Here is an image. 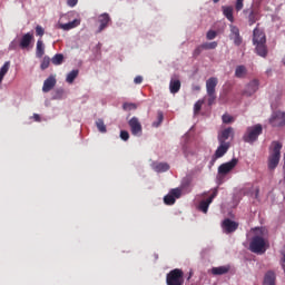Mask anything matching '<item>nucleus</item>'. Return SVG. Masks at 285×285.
<instances>
[{
  "instance_id": "obj_31",
  "label": "nucleus",
  "mask_w": 285,
  "mask_h": 285,
  "mask_svg": "<svg viewBox=\"0 0 285 285\" xmlns=\"http://www.w3.org/2000/svg\"><path fill=\"white\" fill-rule=\"evenodd\" d=\"M122 110L130 112V110H137V105L135 102H125L122 105Z\"/></svg>"
},
{
  "instance_id": "obj_43",
  "label": "nucleus",
  "mask_w": 285,
  "mask_h": 285,
  "mask_svg": "<svg viewBox=\"0 0 285 285\" xmlns=\"http://www.w3.org/2000/svg\"><path fill=\"white\" fill-rule=\"evenodd\" d=\"M216 37H217V31L215 30L207 31L206 38L208 39V41H213V39H215Z\"/></svg>"
},
{
  "instance_id": "obj_34",
  "label": "nucleus",
  "mask_w": 285,
  "mask_h": 285,
  "mask_svg": "<svg viewBox=\"0 0 285 285\" xmlns=\"http://www.w3.org/2000/svg\"><path fill=\"white\" fill-rule=\"evenodd\" d=\"M164 202L167 206H173V204H175L176 199L174 198V196L171 194H168L164 197Z\"/></svg>"
},
{
  "instance_id": "obj_10",
  "label": "nucleus",
  "mask_w": 285,
  "mask_h": 285,
  "mask_svg": "<svg viewBox=\"0 0 285 285\" xmlns=\"http://www.w3.org/2000/svg\"><path fill=\"white\" fill-rule=\"evenodd\" d=\"M257 90H259V80L254 79L246 85L243 95H246V97H253Z\"/></svg>"
},
{
  "instance_id": "obj_15",
  "label": "nucleus",
  "mask_w": 285,
  "mask_h": 285,
  "mask_svg": "<svg viewBox=\"0 0 285 285\" xmlns=\"http://www.w3.org/2000/svg\"><path fill=\"white\" fill-rule=\"evenodd\" d=\"M55 86H57V78L55 76H49L43 82L42 92H50Z\"/></svg>"
},
{
  "instance_id": "obj_27",
  "label": "nucleus",
  "mask_w": 285,
  "mask_h": 285,
  "mask_svg": "<svg viewBox=\"0 0 285 285\" xmlns=\"http://www.w3.org/2000/svg\"><path fill=\"white\" fill-rule=\"evenodd\" d=\"M80 24H81V20L75 19L71 22L60 24V28L62 30H72V28H77V26H80Z\"/></svg>"
},
{
  "instance_id": "obj_44",
  "label": "nucleus",
  "mask_w": 285,
  "mask_h": 285,
  "mask_svg": "<svg viewBox=\"0 0 285 285\" xmlns=\"http://www.w3.org/2000/svg\"><path fill=\"white\" fill-rule=\"evenodd\" d=\"M170 195H173L174 198L179 199V197H181V189L179 188L171 189Z\"/></svg>"
},
{
  "instance_id": "obj_21",
  "label": "nucleus",
  "mask_w": 285,
  "mask_h": 285,
  "mask_svg": "<svg viewBox=\"0 0 285 285\" xmlns=\"http://www.w3.org/2000/svg\"><path fill=\"white\" fill-rule=\"evenodd\" d=\"M169 90L171 95H177L181 90V81L179 79H171L169 82Z\"/></svg>"
},
{
  "instance_id": "obj_42",
  "label": "nucleus",
  "mask_w": 285,
  "mask_h": 285,
  "mask_svg": "<svg viewBox=\"0 0 285 285\" xmlns=\"http://www.w3.org/2000/svg\"><path fill=\"white\" fill-rule=\"evenodd\" d=\"M36 35L37 37H43V35H46V29H43V27L38 24L36 27Z\"/></svg>"
},
{
  "instance_id": "obj_17",
  "label": "nucleus",
  "mask_w": 285,
  "mask_h": 285,
  "mask_svg": "<svg viewBox=\"0 0 285 285\" xmlns=\"http://www.w3.org/2000/svg\"><path fill=\"white\" fill-rule=\"evenodd\" d=\"M269 124L274 128H282V126H285V120L282 117V114H276L272 116V118L269 119Z\"/></svg>"
},
{
  "instance_id": "obj_23",
  "label": "nucleus",
  "mask_w": 285,
  "mask_h": 285,
  "mask_svg": "<svg viewBox=\"0 0 285 285\" xmlns=\"http://www.w3.org/2000/svg\"><path fill=\"white\" fill-rule=\"evenodd\" d=\"M46 55V45H43V40L39 39L36 45V57L41 59Z\"/></svg>"
},
{
  "instance_id": "obj_2",
  "label": "nucleus",
  "mask_w": 285,
  "mask_h": 285,
  "mask_svg": "<svg viewBox=\"0 0 285 285\" xmlns=\"http://www.w3.org/2000/svg\"><path fill=\"white\" fill-rule=\"evenodd\" d=\"M268 248V242L264 238V236L256 235L252 238L249 244V250L252 253H256L257 255H264Z\"/></svg>"
},
{
  "instance_id": "obj_5",
  "label": "nucleus",
  "mask_w": 285,
  "mask_h": 285,
  "mask_svg": "<svg viewBox=\"0 0 285 285\" xmlns=\"http://www.w3.org/2000/svg\"><path fill=\"white\" fill-rule=\"evenodd\" d=\"M244 14H248L247 16V21L249 23V26H255V23H257V21H259V19H262V10L259 9V6H254L250 9H245L243 10Z\"/></svg>"
},
{
  "instance_id": "obj_54",
  "label": "nucleus",
  "mask_w": 285,
  "mask_h": 285,
  "mask_svg": "<svg viewBox=\"0 0 285 285\" xmlns=\"http://www.w3.org/2000/svg\"><path fill=\"white\" fill-rule=\"evenodd\" d=\"M214 3H219V0H213Z\"/></svg>"
},
{
  "instance_id": "obj_28",
  "label": "nucleus",
  "mask_w": 285,
  "mask_h": 285,
  "mask_svg": "<svg viewBox=\"0 0 285 285\" xmlns=\"http://www.w3.org/2000/svg\"><path fill=\"white\" fill-rule=\"evenodd\" d=\"M8 70H10V61L4 62V65L0 69V83L3 81V77L8 75Z\"/></svg>"
},
{
  "instance_id": "obj_22",
  "label": "nucleus",
  "mask_w": 285,
  "mask_h": 285,
  "mask_svg": "<svg viewBox=\"0 0 285 285\" xmlns=\"http://www.w3.org/2000/svg\"><path fill=\"white\" fill-rule=\"evenodd\" d=\"M153 169L155 173H167V170H170V165L168 163H154Z\"/></svg>"
},
{
  "instance_id": "obj_51",
  "label": "nucleus",
  "mask_w": 285,
  "mask_h": 285,
  "mask_svg": "<svg viewBox=\"0 0 285 285\" xmlns=\"http://www.w3.org/2000/svg\"><path fill=\"white\" fill-rule=\"evenodd\" d=\"M9 50H17V42H16V41H12V42L9 45Z\"/></svg>"
},
{
  "instance_id": "obj_45",
  "label": "nucleus",
  "mask_w": 285,
  "mask_h": 285,
  "mask_svg": "<svg viewBox=\"0 0 285 285\" xmlns=\"http://www.w3.org/2000/svg\"><path fill=\"white\" fill-rule=\"evenodd\" d=\"M120 139H122V141H128V139H130V134H128V131H126V130H121Z\"/></svg>"
},
{
  "instance_id": "obj_47",
  "label": "nucleus",
  "mask_w": 285,
  "mask_h": 285,
  "mask_svg": "<svg viewBox=\"0 0 285 285\" xmlns=\"http://www.w3.org/2000/svg\"><path fill=\"white\" fill-rule=\"evenodd\" d=\"M230 39H233L235 46H242V36H240V35L234 36V37L230 38Z\"/></svg>"
},
{
  "instance_id": "obj_19",
  "label": "nucleus",
  "mask_w": 285,
  "mask_h": 285,
  "mask_svg": "<svg viewBox=\"0 0 285 285\" xmlns=\"http://www.w3.org/2000/svg\"><path fill=\"white\" fill-rule=\"evenodd\" d=\"M254 46L256 47V55H258V57H266L268 55L266 42H254Z\"/></svg>"
},
{
  "instance_id": "obj_20",
  "label": "nucleus",
  "mask_w": 285,
  "mask_h": 285,
  "mask_svg": "<svg viewBox=\"0 0 285 285\" xmlns=\"http://www.w3.org/2000/svg\"><path fill=\"white\" fill-rule=\"evenodd\" d=\"M223 14L226 19L230 21V23L235 22V16H233L234 9L232 6H223L222 7Z\"/></svg>"
},
{
  "instance_id": "obj_25",
  "label": "nucleus",
  "mask_w": 285,
  "mask_h": 285,
  "mask_svg": "<svg viewBox=\"0 0 285 285\" xmlns=\"http://www.w3.org/2000/svg\"><path fill=\"white\" fill-rule=\"evenodd\" d=\"M276 276L275 272L269 271L265 274L263 285H275Z\"/></svg>"
},
{
  "instance_id": "obj_46",
  "label": "nucleus",
  "mask_w": 285,
  "mask_h": 285,
  "mask_svg": "<svg viewBox=\"0 0 285 285\" xmlns=\"http://www.w3.org/2000/svg\"><path fill=\"white\" fill-rule=\"evenodd\" d=\"M203 50H205L204 45L198 46L193 52L194 57H199Z\"/></svg>"
},
{
  "instance_id": "obj_26",
  "label": "nucleus",
  "mask_w": 285,
  "mask_h": 285,
  "mask_svg": "<svg viewBox=\"0 0 285 285\" xmlns=\"http://www.w3.org/2000/svg\"><path fill=\"white\" fill-rule=\"evenodd\" d=\"M247 73L248 70L244 65H239L235 69V77H237V79H244V77H246Z\"/></svg>"
},
{
  "instance_id": "obj_4",
  "label": "nucleus",
  "mask_w": 285,
  "mask_h": 285,
  "mask_svg": "<svg viewBox=\"0 0 285 285\" xmlns=\"http://www.w3.org/2000/svg\"><path fill=\"white\" fill-rule=\"evenodd\" d=\"M167 285H184V271L179 268L171 269L166 276Z\"/></svg>"
},
{
  "instance_id": "obj_49",
  "label": "nucleus",
  "mask_w": 285,
  "mask_h": 285,
  "mask_svg": "<svg viewBox=\"0 0 285 285\" xmlns=\"http://www.w3.org/2000/svg\"><path fill=\"white\" fill-rule=\"evenodd\" d=\"M144 81V77L141 76H137L135 79H134V83H141Z\"/></svg>"
},
{
  "instance_id": "obj_29",
  "label": "nucleus",
  "mask_w": 285,
  "mask_h": 285,
  "mask_svg": "<svg viewBox=\"0 0 285 285\" xmlns=\"http://www.w3.org/2000/svg\"><path fill=\"white\" fill-rule=\"evenodd\" d=\"M51 62L53 66H61V63H63V53H56L52 57Z\"/></svg>"
},
{
  "instance_id": "obj_24",
  "label": "nucleus",
  "mask_w": 285,
  "mask_h": 285,
  "mask_svg": "<svg viewBox=\"0 0 285 285\" xmlns=\"http://www.w3.org/2000/svg\"><path fill=\"white\" fill-rule=\"evenodd\" d=\"M230 271V266L229 265H224V266H219V267H213L212 268V274L214 275H226L227 273H229Z\"/></svg>"
},
{
  "instance_id": "obj_39",
  "label": "nucleus",
  "mask_w": 285,
  "mask_h": 285,
  "mask_svg": "<svg viewBox=\"0 0 285 285\" xmlns=\"http://www.w3.org/2000/svg\"><path fill=\"white\" fill-rule=\"evenodd\" d=\"M202 106H204V100H198L194 105V112H195V115H197V112H199V110H202Z\"/></svg>"
},
{
  "instance_id": "obj_53",
  "label": "nucleus",
  "mask_w": 285,
  "mask_h": 285,
  "mask_svg": "<svg viewBox=\"0 0 285 285\" xmlns=\"http://www.w3.org/2000/svg\"><path fill=\"white\" fill-rule=\"evenodd\" d=\"M33 119L35 121H41V116H39L38 114H35Z\"/></svg>"
},
{
  "instance_id": "obj_9",
  "label": "nucleus",
  "mask_w": 285,
  "mask_h": 285,
  "mask_svg": "<svg viewBox=\"0 0 285 285\" xmlns=\"http://www.w3.org/2000/svg\"><path fill=\"white\" fill-rule=\"evenodd\" d=\"M218 194V189L214 188L212 195L206 199L199 203V210H202V213H208V207L210 206V204H213V199H215V197H217Z\"/></svg>"
},
{
  "instance_id": "obj_1",
  "label": "nucleus",
  "mask_w": 285,
  "mask_h": 285,
  "mask_svg": "<svg viewBox=\"0 0 285 285\" xmlns=\"http://www.w3.org/2000/svg\"><path fill=\"white\" fill-rule=\"evenodd\" d=\"M279 159H282V142L273 141L269 148L268 168L275 170L279 166Z\"/></svg>"
},
{
  "instance_id": "obj_48",
  "label": "nucleus",
  "mask_w": 285,
  "mask_h": 285,
  "mask_svg": "<svg viewBox=\"0 0 285 285\" xmlns=\"http://www.w3.org/2000/svg\"><path fill=\"white\" fill-rule=\"evenodd\" d=\"M77 3H79V0H67V6H69V8H75Z\"/></svg>"
},
{
  "instance_id": "obj_38",
  "label": "nucleus",
  "mask_w": 285,
  "mask_h": 285,
  "mask_svg": "<svg viewBox=\"0 0 285 285\" xmlns=\"http://www.w3.org/2000/svg\"><path fill=\"white\" fill-rule=\"evenodd\" d=\"M208 97V106H213L215 104V100L217 99V94H207Z\"/></svg>"
},
{
  "instance_id": "obj_41",
  "label": "nucleus",
  "mask_w": 285,
  "mask_h": 285,
  "mask_svg": "<svg viewBox=\"0 0 285 285\" xmlns=\"http://www.w3.org/2000/svg\"><path fill=\"white\" fill-rule=\"evenodd\" d=\"M243 9H244V0H236V3H235L236 12H240V10Z\"/></svg>"
},
{
  "instance_id": "obj_18",
  "label": "nucleus",
  "mask_w": 285,
  "mask_h": 285,
  "mask_svg": "<svg viewBox=\"0 0 285 285\" xmlns=\"http://www.w3.org/2000/svg\"><path fill=\"white\" fill-rule=\"evenodd\" d=\"M220 145L215 151L216 159H219L225 156L226 153H228V148H230V142H219Z\"/></svg>"
},
{
  "instance_id": "obj_14",
  "label": "nucleus",
  "mask_w": 285,
  "mask_h": 285,
  "mask_svg": "<svg viewBox=\"0 0 285 285\" xmlns=\"http://www.w3.org/2000/svg\"><path fill=\"white\" fill-rule=\"evenodd\" d=\"M253 43H266V33L258 28L253 31Z\"/></svg>"
},
{
  "instance_id": "obj_12",
  "label": "nucleus",
  "mask_w": 285,
  "mask_h": 285,
  "mask_svg": "<svg viewBox=\"0 0 285 285\" xmlns=\"http://www.w3.org/2000/svg\"><path fill=\"white\" fill-rule=\"evenodd\" d=\"M111 19H110V14L108 13H102L98 17V22L100 23L97 32H104V30H106V28H108V23H110Z\"/></svg>"
},
{
  "instance_id": "obj_8",
  "label": "nucleus",
  "mask_w": 285,
  "mask_h": 285,
  "mask_svg": "<svg viewBox=\"0 0 285 285\" xmlns=\"http://www.w3.org/2000/svg\"><path fill=\"white\" fill-rule=\"evenodd\" d=\"M128 124L131 130V135H134L135 137H140L142 132V127L141 122H139V118L132 117Z\"/></svg>"
},
{
  "instance_id": "obj_52",
  "label": "nucleus",
  "mask_w": 285,
  "mask_h": 285,
  "mask_svg": "<svg viewBox=\"0 0 285 285\" xmlns=\"http://www.w3.org/2000/svg\"><path fill=\"white\" fill-rule=\"evenodd\" d=\"M193 275H194L193 269H190L187 276V282H190V279L193 278Z\"/></svg>"
},
{
  "instance_id": "obj_55",
  "label": "nucleus",
  "mask_w": 285,
  "mask_h": 285,
  "mask_svg": "<svg viewBox=\"0 0 285 285\" xmlns=\"http://www.w3.org/2000/svg\"><path fill=\"white\" fill-rule=\"evenodd\" d=\"M282 62H283V63H284V66H285V57L283 58Z\"/></svg>"
},
{
  "instance_id": "obj_3",
  "label": "nucleus",
  "mask_w": 285,
  "mask_h": 285,
  "mask_svg": "<svg viewBox=\"0 0 285 285\" xmlns=\"http://www.w3.org/2000/svg\"><path fill=\"white\" fill-rule=\"evenodd\" d=\"M263 130L264 128L261 124L248 127L247 131L243 136V141H245L246 144H255V141H257V139L259 138V135H262Z\"/></svg>"
},
{
  "instance_id": "obj_35",
  "label": "nucleus",
  "mask_w": 285,
  "mask_h": 285,
  "mask_svg": "<svg viewBox=\"0 0 285 285\" xmlns=\"http://www.w3.org/2000/svg\"><path fill=\"white\" fill-rule=\"evenodd\" d=\"M205 50H215L217 48V41L203 43Z\"/></svg>"
},
{
  "instance_id": "obj_33",
  "label": "nucleus",
  "mask_w": 285,
  "mask_h": 285,
  "mask_svg": "<svg viewBox=\"0 0 285 285\" xmlns=\"http://www.w3.org/2000/svg\"><path fill=\"white\" fill-rule=\"evenodd\" d=\"M50 67V57L46 56L40 65L41 70H47Z\"/></svg>"
},
{
  "instance_id": "obj_32",
  "label": "nucleus",
  "mask_w": 285,
  "mask_h": 285,
  "mask_svg": "<svg viewBox=\"0 0 285 285\" xmlns=\"http://www.w3.org/2000/svg\"><path fill=\"white\" fill-rule=\"evenodd\" d=\"M96 126L99 130V132H107L106 124L104 122V119H98L96 121Z\"/></svg>"
},
{
  "instance_id": "obj_37",
  "label": "nucleus",
  "mask_w": 285,
  "mask_h": 285,
  "mask_svg": "<svg viewBox=\"0 0 285 285\" xmlns=\"http://www.w3.org/2000/svg\"><path fill=\"white\" fill-rule=\"evenodd\" d=\"M222 119H223V124H233V121H235L233 116L228 114L223 115Z\"/></svg>"
},
{
  "instance_id": "obj_13",
  "label": "nucleus",
  "mask_w": 285,
  "mask_h": 285,
  "mask_svg": "<svg viewBox=\"0 0 285 285\" xmlns=\"http://www.w3.org/2000/svg\"><path fill=\"white\" fill-rule=\"evenodd\" d=\"M35 39V35L32 32L24 33L22 38L20 39V48L22 50H26V48H30V43H32V40Z\"/></svg>"
},
{
  "instance_id": "obj_7",
  "label": "nucleus",
  "mask_w": 285,
  "mask_h": 285,
  "mask_svg": "<svg viewBox=\"0 0 285 285\" xmlns=\"http://www.w3.org/2000/svg\"><path fill=\"white\" fill-rule=\"evenodd\" d=\"M222 228L224 233L229 235L230 233H235V230L239 228V224L237 222L232 220L230 218H225L223 220Z\"/></svg>"
},
{
  "instance_id": "obj_30",
  "label": "nucleus",
  "mask_w": 285,
  "mask_h": 285,
  "mask_svg": "<svg viewBox=\"0 0 285 285\" xmlns=\"http://www.w3.org/2000/svg\"><path fill=\"white\" fill-rule=\"evenodd\" d=\"M76 77H79V70H72L67 75L66 81L67 83H73Z\"/></svg>"
},
{
  "instance_id": "obj_6",
  "label": "nucleus",
  "mask_w": 285,
  "mask_h": 285,
  "mask_svg": "<svg viewBox=\"0 0 285 285\" xmlns=\"http://www.w3.org/2000/svg\"><path fill=\"white\" fill-rule=\"evenodd\" d=\"M237 164H239V160L237 158H233L230 161L222 164L218 167V179H223V177H226V175H228V173H230L235 168V166H237Z\"/></svg>"
},
{
  "instance_id": "obj_36",
  "label": "nucleus",
  "mask_w": 285,
  "mask_h": 285,
  "mask_svg": "<svg viewBox=\"0 0 285 285\" xmlns=\"http://www.w3.org/2000/svg\"><path fill=\"white\" fill-rule=\"evenodd\" d=\"M230 39H233V37H238L239 36V28H237L236 26L230 24Z\"/></svg>"
},
{
  "instance_id": "obj_50",
  "label": "nucleus",
  "mask_w": 285,
  "mask_h": 285,
  "mask_svg": "<svg viewBox=\"0 0 285 285\" xmlns=\"http://www.w3.org/2000/svg\"><path fill=\"white\" fill-rule=\"evenodd\" d=\"M191 90H194V92H199V90H202V87L199 85H193Z\"/></svg>"
},
{
  "instance_id": "obj_16",
  "label": "nucleus",
  "mask_w": 285,
  "mask_h": 285,
  "mask_svg": "<svg viewBox=\"0 0 285 285\" xmlns=\"http://www.w3.org/2000/svg\"><path fill=\"white\" fill-rule=\"evenodd\" d=\"M219 83V80L216 77H210L206 80V91L207 95L216 94L215 89L217 88V85Z\"/></svg>"
},
{
  "instance_id": "obj_11",
  "label": "nucleus",
  "mask_w": 285,
  "mask_h": 285,
  "mask_svg": "<svg viewBox=\"0 0 285 285\" xmlns=\"http://www.w3.org/2000/svg\"><path fill=\"white\" fill-rule=\"evenodd\" d=\"M235 137V129L233 127H228L218 134L219 144H226V140L233 139Z\"/></svg>"
},
{
  "instance_id": "obj_40",
  "label": "nucleus",
  "mask_w": 285,
  "mask_h": 285,
  "mask_svg": "<svg viewBox=\"0 0 285 285\" xmlns=\"http://www.w3.org/2000/svg\"><path fill=\"white\" fill-rule=\"evenodd\" d=\"M161 121H164V112L158 111V122H154L153 126L155 128H159V126L161 125Z\"/></svg>"
}]
</instances>
